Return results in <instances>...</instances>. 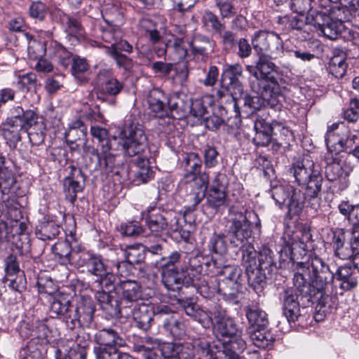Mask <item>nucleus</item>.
Listing matches in <instances>:
<instances>
[{"label":"nucleus","instance_id":"obj_64","mask_svg":"<svg viewBox=\"0 0 359 359\" xmlns=\"http://www.w3.org/2000/svg\"><path fill=\"white\" fill-rule=\"evenodd\" d=\"M23 351L22 359H43L41 348L35 345L34 341H29Z\"/></svg>","mask_w":359,"mask_h":359},{"label":"nucleus","instance_id":"obj_52","mask_svg":"<svg viewBox=\"0 0 359 359\" xmlns=\"http://www.w3.org/2000/svg\"><path fill=\"white\" fill-rule=\"evenodd\" d=\"M242 67L238 64L227 66L223 73L224 75L229 77L231 85L235 86L239 93H242L243 89L240 83L237 81L242 76Z\"/></svg>","mask_w":359,"mask_h":359},{"label":"nucleus","instance_id":"obj_26","mask_svg":"<svg viewBox=\"0 0 359 359\" xmlns=\"http://www.w3.org/2000/svg\"><path fill=\"white\" fill-rule=\"evenodd\" d=\"M72 175L64 180V189L70 201L74 202L76 198V194L83 190V185L81 180L83 181L84 180L80 169L72 167Z\"/></svg>","mask_w":359,"mask_h":359},{"label":"nucleus","instance_id":"obj_29","mask_svg":"<svg viewBox=\"0 0 359 359\" xmlns=\"http://www.w3.org/2000/svg\"><path fill=\"white\" fill-rule=\"evenodd\" d=\"M256 132L253 137L254 143L257 146L266 147L271 141L272 126L264 119H257L254 123Z\"/></svg>","mask_w":359,"mask_h":359},{"label":"nucleus","instance_id":"obj_56","mask_svg":"<svg viewBox=\"0 0 359 359\" xmlns=\"http://www.w3.org/2000/svg\"><path fill=\"white\" fill-rule=\"evenodd\" d=\"M50 331L46 323L36 321L34 323V339L41 341V343H49L51 340Z\"/></svg>","mask_w":359,"mask_h":359},{"label":"nucleus","instance_id":"obj_24","mask_svg":"<svg viewBox=\"0 0 359 359\" xmlns=\"http://www.w3.org/2000/svg\"><path fill=\"white\" fill-rule=\"evenodd\" d=\"M190 284L205 298H211L217 293L220 294L219 280L216 278H208L205 276H201L193 278Z\"/></svg>","mask_w":359,"mask_h":359},{"label":"nucleus","instance_id":"obj_32","mask_svg":"<svg viewBox=\"0 0 359 359\" xmlns=\"http://www.w3.org/2000/svg\"><path fill=\"white\" fill-rule=\"evenodd\" d=\"M116 290L121 294L123 299L128 302H136L141 297L140 286L135 281H121L116 287Z\"/></svg>","mask_w":359,"mask_h":359},{"label":"nucleus","instance_id":"obj_38","mask_svg":"<svg viewBox=\"0 0 359 359\" xmlns=\"http://www.w3.org/2000/svg\"><path fill=\"white\" fill-rule=\"evenodd\" d=\"M248 332L252 342L259 348H266L275 341L273 334L265 329L248 330Z\"/></svg>","mask_w":359,"mask_h":359},{"label":"nucleus","instance_id":"obj_33","mask_svg":"<svg viewBox=\"0 0 359 359\" xmlns=\"http://www.w3.org/2000/svg\"><path fill=\"white\" fill-rule=\"evenodd\" d=\"M52 252L54 259L62 264L71 263L73 259H78V256L76 255L78 253L72 254L71 245L66 241L57 242L53 245Z\"/></svg>","mask_w":359,"mask_h":359},{"label":"nucleus","instance_id":"obj_30","mask_svg":"<svg viewBox=\"0 0 359 359\" xmlns=\"http://www.w3.org/2000/svg\"><path fill=\"white\" fill-rule=\"evenodd\" d=\"M60 226L49 217H44L36 229V235L42 241L55 238L60 233Z\"/></svg>","mask_w":359,"mask_h":359},{"label":"nucleus","instance_id":"obj_1","mask_svg":"<svg viewBox=\"0 0 359 359\" xmlns=\"http://www.w3.org/2000/svg\"><path fill=\"white\" fill-rule=\"evenodd\" d=\"M297 272L294 275L293 282L299 294L310 299L313 290L309 279L312 281L313 287L319 292L327 294L330 292L334 280V273L329 266L319 257L314 256L307 264L303 262L297 264Z\"/></svg>","mask_w":359,"mask_h":359},{"label":"nucleus","instance_id":"obj_17","mask_svg":"<svg viewBox=\"0 0 359 359\" xmlns=\"http://www.w3.org/2000/svg\"><path fill=\"white\" fill-rule=\"evenodd\" d=\"M90 342V334L79 327V330L77 332L76 336L74 339V344L70 347L68 355L64 359H86V348L88 346ZM55 357L57 359H63L60 350H56Z\"/></svg>","mask_w":359,"mask_h":359},{"label":"nucleus","instance_id":"obj_42","mask_svg":"<svg viewBox=\"0 0 359 359\" xmlns=\"http://www.w3.org/2000/svg\"><path fill=\"white\" fill-rule=\"evenodd\" d=\"M182 254L177 251L172 252L168 257H162L157 262L158 267L162 271L181 270L184 273V266L180 265Z\"/></svg>","mask_w":359,"mask_h":359},{"label":"nucleus","instance_id":"obj_57","mask_svg":"<svg viewBox=\"0 0 359 359\" xmlns=\"http://www.w3.org/2000/svg\"><path fill=\"white\" fill-rule=\"evenodd\" d=\"M207 202L208 205L214 209H217L224 205L226 203V191L210 189Z\"/></svg>","mask_w":359,"mask_h":359},{"label":"nucleus","instance_id":"obj_50","mask_svg":"<svg viewBox=\"0 0 359 359\" xmlns=\"http://www.w3.org/2000/svg\"><path fill=\"white\" fill-rule=\"evenodd\" d=\"M200 258L197 256H193L189 259L188 265L184 266V273L189 276L190 280L201 276L203 266Z\"/></svg>","mask_w":359,"mask_h":359},{"label":"nucleus","instance_id":"obj_16","mask_svg":"<svg viewBox=\"0 0 359 359\" xmlns=\"http://www.w3.org/2000/svg\"><path fill=\"white\" fill-rule=\"evenodd\" d=\"M60 19L62 24L67 37L72 44L78 43L85 37V29L81 20L76 16L69 15L58 11Z\"/></svg>","mask_w":359,"mask_h":359},{"label":"nucleus","instance_id":"obj_20","mask_svg":"<svg viewBox=\"0 0 359 359\" xmlns=\"http://www.w3.org/2000/svg\"><path fill=\"white\" fill-rule=\"evenodd\" d=\"M243 245V264L245 268L246 274L249 281L259 283L262 277L257 276V251L251 244Z\"/></svg>","mask_w":359,"mask_h":359},{"label":"nucleus","instance_id":"obj_15","mask_svg":"<svg viewBox=\"0 0 359 359\" xmlns=\"http://www.w3.org/2000/svg\"><path fill=\"white\" fill-rule=\"evenodd\" d=\"M6 217V219L4 222L5 237L8 241L13 238V242H16L15 237L24 236L27 225L25 222L21 221L22 214L20 209L16 206L8 208Z\"/></svg>","mask_w":359,"mask_h":359},{"label":"nucleus","instance_id":"obj_10","mask_svg":"<svg viewBox=\"0 0 359 359\" xmlns=\"http://www.w3.org/2000/svg\"><path fill=\"white\" fill-rule=\"evenodd\" d=\"M271 194L281 208L285 207L289 215L299 214L304 207L302 192L290 184H277L271 189Z\"/></svg>","mask_w":359,"mask_h":359},{"label":"nucleus","instance_id":"obj_54","mask_svg":"<svg viewBox=\"0 0 359 359\" xmlns=\"http://www.w3.org/2000/svg\"><path fill=\"white\" fill-rule=\"evenodd\" d=\"M182 347L180 344L173 343H163L161 345L160 352L164 359L176 358L180 359V353Z\"/></svg>","mask_w":359,"mask_h":359},{"label":"nucleus","instance_id":"obj_63","mask_svg":"<svg viewBox=\"0 0 359 359\" xmlns=\"http://www.w3.org/2000/svg\"><path fill=\"white\" fill-rule=\"evenodd\" d=\"M359 117V100L352 99L349 107L344 111V118L350 122H356Z\"/></svg>","mask_w":359,"mask_h":359},{"label":"nucleus","instance_id":"obj_4","mask_svg":"<svg viewBox=\"0 0 359 359\" xmlns=\"http://www.w3.org/2000/svg\"><path fill=\"white\" fill-rule=\"evenodd\" d=\"M290 172L293 174L299 184H307L305 198L315 201L311 205H318L319 194L321 191L323 177L319 166L313 161L304 158L292 164Z\"/></svg>","mask_w":359,"mask_h":359},{"label":"nucleus","instance_id":"obj_27","mask_svg":"<svg viewBox=\"0 0 359 359\" xmlns=\"http://www.w3.org/2000/svg\"><path fill=\"white\" fill-rule=\"evenodd\" d=\"M355 267L344 265L338 268L334 278L340 281L339 287L345 291L351 290L358 285Z\"/></svg>","mask_w":359,"mask_h":359},{"label":"nucleus","instance_id":"obj_39","mask_svg":"<svg viewBox=\"0 0 359 359\" xmlns=\"http://www.w3.org/2000/svg\"><path fill=\"white\" fill-rule=\"evenodd\" d=\"M98 81L100 83L99 90L101 93L109 95H116L123 89V83L114 77H104L102 73L98 76Z\"/></svg>","mask_w":359,"mask_h":359},{"label":"nucleus","instance_id":"obj_51","mask_svg":"<svg viewBox=\"0 0 359 359\" xmlns=\"http://www.w3.org/2000/svg\"><path fill=\"white\" fill-rule=\"evenodd\" d=\"M15 182V177L11 170L7 168L0 170V190L2 194H8Z\"/></svg>","mask_w":359,"mask_h":359},{"label":"nucleus","instance_id":"obj_36","mask_svg":"<svg viewBox=\"0 0 359 359\" xmlns=\"http://www.w3.org/2000/svg\"><path fill=\"white\" fill-rule=\"evenodd\" d=\"M246 317L250 325L248 330L265 329L268 326L267 314L259 309L252 308L247 309Z\"/></svg>","mask_w":359,"mask_h":359},{"label":"nucleus","instance_id":"obj_11","mask_svg":"<svg viewBox=\"0 0 359 359\" xmlns=\"http://www.w3.org/2000/svg\"><path fill=\"white\" fill-rule=\"evenodd\" d=\"M226 231L230 237V242L238 247L248 242L251 236L250 223L247 217L235 207L229 209V219L226 222Z\"/></svg>","mask_w":359,"mask_h":359},{"label":"nucleus","instance_id":"obj_5","mask_svg":"<svg viewBox=\"0 0 359 359\" xmlns=\"http://www.w3.org/2000/svg\"><path fill=\"white\" fill-rule=\"evenodd\" d=\"M172 212L156 205L149 206L141 212L142 219L151 232L178 231L185 241L188 240L189 231L183 229L180 219L175 216L172 218Z\"/></svg>","mask_w":359,"mask_h":359},{"label":"nucleus","instance_id":"obj_6","mask_svg":"<svg viewBox=\"0 0 359 359\" xmlns=\"http://www.w3.org/2000/svg\"><path fill=\"white\" fill-rule=\"evenodd\" d=\"M215 318L214 331L217 337L224 341V347L229 346L237 351H243L246 348L245 341L242 337L241 330L234 320L226 315L222 309L211 311Z\"/></svg>","mask_w":359,"mask_h":359},{"label":"nucleus","instance_id":"obj_46","mask_svg":"<svg viewBox=\"0 0 359 359\" xmlns=\"http://www.w3.org/2000/svg\"><path fill=\"white\" fill-rule=\"evenodd\" d=\"M275 264L273 252L271 249L267 247H263L258 255L257 259V276L262 277V280L264 279V276L262 272L270 268Z\"/></svg>","mask_w":359,"mask_h":359},{"label":"nucleus","instance_id":"obj_18","mask_svg":"<svg viewBox=\"0 0 359 359\" xmlns=\"http://www.w3.org/2000/svg\"><path fill=\"white\" fill-rule=\"evenodd\" d=\"M155 315L158 316L153 306L144 302L137 304L132 311L135 326L144 331L151 327L153 317Z\"/></svg>","mask_w":359,"mask_h":359},{"label":"nucleus","instance_id":"obj_31","mask_svg":"<svg viewBox=\"0 0 359 359\" xmlns=\"http://www.w3.org/2000/svg\"><path fill=\"white\" fill-rule=\"evenodd\" d=\"M161 275V281L168 290L175 292L182 288L184 283V278H185V273L181 272V270L162 271Z\"/></svg>","mask_w":359,"mask_h":359},{"label":"nucleus","instance_id":"obj_41","mask_svg":"<svg viewBox=\"0 0 359 359\" xmlns=\"http://www.w3.org/2000/svg\"><path fill=\"white\" fill-rule=\"evenodd\" d=\"M190 46L194 55L206 56L208 51H212L213 45L207 36L196 34L190 42Z\"/></svg>","mask_w":359,"mask_h":359},{"label":"nucleus","instance_id":"obj_23","mask_svg":"<svg viewBox=\"0 0 359 359\" xmlns=\"http://www.w3.org/2000/svg\"><path fill=\"white\" fill-rule=\"evenodd\" d=\"M1 135L10 147H15L18 142L21 140V133L25 132L20 121L13 116L8 118L1 124Z\"/></svg>","mask_w":359,"mask_h":359},{"label":"nucleus","instance_id":"obj_35","mask_svg":"<svg viewBox=\"0 0 359 359\" xmlns=\"http://www.w3.org/2000/svg\"><path fill=\"white\" fill-rule=\"evenodd\" d=\"M346 58V55L344 51L336 50L333 52L329 62V69L335 77L341 78L345 75L347 69Z\"/></svg>","mask_w":359,"mask_h":359},{"label":"nucleus","instance_id":"obj_22","mask_svg":"<svg viewBox=\"0 0 359 359\" xmlns=\"http://www.w3.org/2000/svg\"><path fill=\"white\" fill-rule=\"evenodd\" d=\"M73 306L69 296L59 294L53 298L50 311L62 318L67 326V320H71Z\"/></svg>","mask_w":359,"mask_h":359},{"label":"nucleus","instance_id":"obj_14","mask_svg":"<svg viewBox=\"0 0 359 359\" xmlns=\"http://www.w3.org/2000/svg\"><path fill=\"white\" fill-rule=\"evenodd\" d=\"M156 314L160 315L161 327L168 334L181 338L185 334V325L176 313H172L167 306L156 308Z\"/></svg>","mask_w":359,"mask_h":359},{"label":"nucleus","instance_id":"obj_37","mask_svg":"<svg viewBox=\"0 0 359 359\" xmlns=\"http://www.w3.org/2000/svg\"><path fill=\"white\" fill-rule=\"evenodd\" d=\"M327 149H332L335 151H342L345 149V142L340 137L339 125L334 123L330 126L325 135Z\"/></svg>","mask_w":359,"mask_h":359},{"label":"nucleus","instance_id":"obj_9","mask_svg":"<svg viewBox=\"0 0 359 359\" xmlns=\"http://www.w3.org/2000/svg\"><path fill=\"white\" fill-rule=\"evenodd\" d=\"M120 137L121 143L119 142V145L121 144L125 156L142 157L147 148V138L141 125L131 123L121 131Z\"/></svg>","mask_w":359,"mask_h":359},{"label":"nucleus","instance_id":"obj_43","mask_svg":"<svg viewBox=\"0 0 359 359\" xmlns=\"http://www.w3.org/2000/svg\"><path fill=\"white\" fill-rule=\"evenodd\" d=\"M182 306L185 313L194 320L203 325L208 324L211 321L209 314L201 309L198 304L192 302H185Z\"/></svg>","mask_w":359,"mask_h":359},{"label":"nucleus","instance_id":"obj_60","mask_svg":"<svg viewBox=\"0 0 359 359\" xmlns=\"http://www.w3.org/2000/svg\"><path fill=\"white\" fill-rule=\"evenodd\" d=\"M29 13L32 18L43 20L47 14V7L41 1L32 2L29 6Z\"/></svg>","mask_w":359,"mask_h":359},{"label":"nucleus","instance_id":"obj_48","mask_svg":"<svg viewBox=\"0 0 359 359\" xmlns=\"http://www.w3.org/2000/svg\"><path fill=\"white\" fill-rule=\"evenodd\" d=\"M26 36L29 40L27 48L29 57L32 60H36L43 57L44 54L46 53V41L41 42L32 39V36L28 34H26Z\"/></svg>","mask_w":359,"mask_h":359},{"label":"nucleus","instance_id":"obj_40","mask_svg":"<svg viewBox=\"0 0 359 359\" xmlns=\"http://www.w3.org/2000/svg\"><path fill=\"white\" fill-rule=\"evenodd\" d=\"M13 117L20 121V125L25 132L29 130L33 126L37 123L38 116L36 112L32 109L24 110L18 106L14 109Z\"/></svg>","mask_w":359,"mask_h":359},{"label":"nucleus","instance_id":"obj_34","mask_svg":"<svg viewBox=\"0 0 359 359\" xmlns=\"http://www.w3.org/2000/svg\"><path fill=\"white\" fill-rule=\"evenodd\" d=\"M164 46L156 51L159 57L163 55L167 51L174 53L175 58L177 60L183 59L187 55V49L182 39L178 37L172 38Z\"/></svg>","mask_w":359,"mask_h":359},{"label":"nucleus","instance_id":"obj_58","mask_svg":"<svg viewBox=\"0 0 359 359\" xmlns=\"http://www.w3.org/2000/svg\"><path fill=\"white\" fill-rule=\"evenodd\" d=\"M115 281V277L112 273L108 272L107 270L105 271L104 274H102V276H98L97 279L95 280V283L97 284V287L101 290H105L107 291H111L112 289H116L114 285V283Z\"/></svg>","mask_w":359,"mask_h":359},{"label":"nucleus","instance_id":"obj_25","mask_svg":"<svg viewBox=\"0 0 359 359\" xmlns=\"http://www.w3.org/2000/svg\"><path fill=\"white\" fill-rule=\"evenodd\" d=\"M95 342L102 347L120 348L126 346L125 340L112 329H102L95 335Z\"/></svg>","mask_w":359,"mask_h":359},{"label":"nucleus","instance_id":"obj_8","mask_svg":"<svg viewBox=\"0 0 359 359\" xmlns=\"http://www.w3.org/2000/svg\"><path fill=\"white\" fill-rule=\"evenodd\" d=\"M90 134L93 138L98 140L100 151L93 149V153L98 161L100 166L111 169L115 165L116 154L114 151L119 147V142L116 137H109L107 129L97 126H91Z\"/></svg>","mask_w":359,"mask_h":359},{"label":"nucleus","instance_id":"obj_19","mask_svg":"<svg viewBox=\"0 0 359 359\" xmlns=\"http://www.w3.org/2000/svg\"><path fill=\"white\" fill-rule=\"evenodd\" d=\"M76 255L78 256L76 261L78 267H85L88 273L95 277L105 273L107 269L100 256L87 252H82Z\"/></svg>","mask_w":359,"mask_h":359},{"label":"nucleus","instance_id":"obj_49","mask_svg":"<svg viewBox=\"0 0 359 359\" xmlns=\"http://www.w3.org/2000/svg\"><path fill=\"white\" fill-rule=\"evenodd\" d=\"M341 26V22L329 19L326 23L321 25H319V30L327 39L334 40L337 39L340 33Z\"/></svg>","mask_w":359,"mask_h":359},{"label":"nucleus","instance_id":"obj_53","mask_svg":"<svg viewBox=\"0 0 359 359\" xmlns=\"http://www.w3.org/2000/svg\"><path fill=\"white\" fill-rule=\"evenodd\" d=\"M209 249L216 254L223 255L227 251V244L223 234H214L208 243Z\"/></svg>","mask_w":359,"mask_h":359},{"label":"nucleus","instance_id":"obj_61","mask_svg":"<svg viewBox=\"0 0 359 359\" xmlns=\"http://www.w3.org/2000/svg\"><path fill=\"white\" fill-rule=\"evenodd\" d=\"M107 53L114 58L118 67L123 68L125 70H130L132 69L133 66V61L126 55L120 53H116V50H110L109 53Z\"/></svg>","mask_w":359,"mask_h":359},{"label":"nucleus","instance_id":"obj_47","mask_svg":"<svg viewBox=\"0 0 359 359\" xmlns=\"http://www.w3.org/2000/svg\"><path fill=\"white\" fill-rule=\"evenodd\" d=\"M345 234L342 229L334 232L332 244L334 255L341 259H346L351 256L349 250L344 248Z\"/></svg>","mask_w":359,"mask_h":359},{"label":"nucleus","instance_id":"obj_3","mask_svg":"<svg viewBox=\"0 0 359 359\" xmlns=\"http://www.w3.org/2000/svg\"><path fill=\"white\" fill-rule=\"evenodd\" d=\"M201 159L196 153L187 154L183 158V165L185 170L184 179L185 182L189 184L193 191V204L185 207V214L194 211L205 196L209 177L205 172H201Z\"/></svg>","mask_w":359,"mask_h":359},{"label":"nucleus","instance_id":"obj_13","mask_svg":"<svg viewBox=\"0 0 359 359\" xmlns=\"http://www.w3.org/2000/svg\"><path fill=\"white\" fill-rule=\"evenodd\" d=\"M95 306L93 301L88 298L79 300L72 311L71 320H67V327L74 330L81 327H88L93 321Z\"/></svg>","mask_w":359,"mask_h":359},{"label":"nucleus","instance_id":"obj_2","mask_svg":"<svg viewBox=\"0 0 359 359\" xmlns=\"http://www.w3.org/2000/svg\"><path fill=\"white\" fill-rule=\"evenodd\" d=\"M270 59L259 56L255 66L248 65L246 69L253 76L250 80L252 90L260 95L268 104L274 107L279 102L280 86L275 76L277 67Z\"/></svg>","mask_w":359,"mask_h":359},{"label":"nucleus","instance_id":"obj_62","mask_svg":"<svg viewBox=\"0 0 359 359\" xmlns=\"http://www.w3.org/2000/svg\"><path fill=\"white\" fill-rule=\"evenodd\" d=\"M118 348L95 347L96 359H118Z\"/></svg>","mask_w":359,"mask_h":359},{"label":"nucleus","instance_id":"obj_59","mask_svg":"<svg viewBox=\"0 0 359 359\" xmlns=\"http://www.w3.org/2000/svg\"><path fill=\"white\" fill-rule=\"evenodd\" d=\"M217 273L224 276V278L222 280L229 282L238 280L241 275V270L235 266L226 265L220 271H217Z\"/></svg>","mask_w":359,"mask_h":359},{"label":"nucleus","instance_id":"obj_21","mask_svg":"<svg viewBox=\"0 0 359 359\" xmlns=\"http://www.w3.org/2000/svg\"><path fill=\"white\" fill-rule=\"evenodd\" d=\"M283 313L288 322H294L300 315L297 295L293 289L285 290L281 297Z\"/></svg>","mask_w":359,"mask_h":359},{"label":"nucleus","instance_id":"obj_55","mask_svg":"<svg viewBox=\"0 0 359 359\" xmlns=\"http://www.w3.org/2000/svg\"><path fill=\"white\" fill-rule=\"evenodd\" d=\"M220 294L224 297L235 299L239 291L240 284L238 280L225 282L219 280Z\"/></svg>","mask_w":359,"mask_h":359},{"label":"nucleus","instance_id":"obj_44","mask_svg":"<svg viewBox=\"0 0 359 359\" xmlns=\"http://www.w3.org/2000/svg\"><path fill=\"white\" fill-rule=\"evenodd\" d=\"M88 133L86 126L80 119L73 121L65 133L66 142L77 141L81 137H86Z\"/></svg>","mask_w":359,"mask_h":359},{"label":"nucleus","instance_id":"obj_28","mask_svg":"<svg viewBox=\"0 0 359 359\" xmlns=\"http://www.w3.org/2000/svg\"><path fill=\"white\" fill-rule=\"evenodd\" d=\"M135 166L134 182L136 184H144L154 177V171L147 158L138 157L134 160Z\"/></svg>","mask_w":359,"mask_h":359},{"label":"nucleus","instance_id":"obj_12","mask_svg":"<svg viewBox=\"0 0 359 359\" xmlns=\"http://www.w3.org/2000/svg\"><path fill=\"white\" fill-rule=\"evenodd\" d=\"M252 44L259 56L277 58L283 53V41L273 32H257L252 39Z\"/></svg>","mask_w":359,"mask_h":359},{"label":"nucleus","instance_id":"obj_7","mask_svg":"<svg viewBox=\"0 0 359 359\" xmlns=\"http://www.w3.org/2000/svg\"><path fill=\"white\" fill-rule=\"evenodd\" d=\"M147 102L151 112L158 118L169 116L173 111L180 114L186 111L183 100L177 95L167 97L159 88H153L149 91Z\"/></svg>","mask_w":359,"mask_h":359},{"label":"nucleus","instance_id":"obj_45","mask_svg":"<svg viewBox=\"0 0 359 359\" xmlns=\"http://www.w3.org/2000/svg\"><path fill=\"white\" fill-rule=\"evenodd\" d=\"M145 245L136 244L127 246L124 250V256L130 264H136L142 262L145 259Z\"/></svg>","mask_w":359,"mask_h":359}]
</instances>
